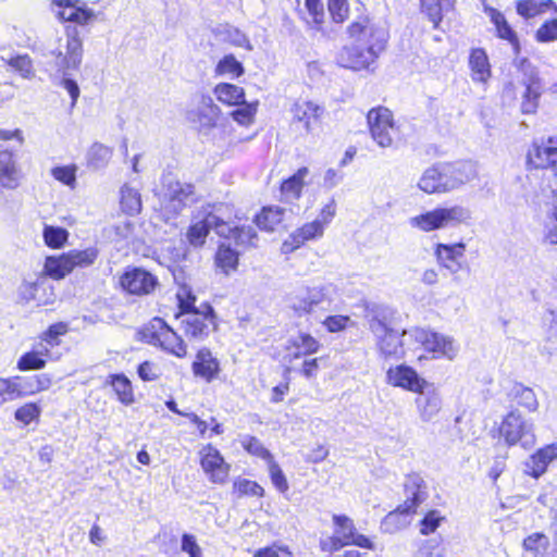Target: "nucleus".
Returning <instances> with one entry per match:
<instances>
[{"instance_id": "nucleus-17", "label": "nucleus", "mask_w": 557, "mask_h": 557, "mask_svg": "<svg viewBox=\"0 0 557 557\" xmlns=\"http://www.w3.org/2000/svg\"><path fill=\"white\" fill-rule=\"evenodd\" d=\"M419 396L414 399L419 418L423 422L433 421L440 413L443 400L438 388L430 382L417 392Z\"/></svg>"}, {"instance_id": "nucleus-43", "label": "nucleus", "mask_w": 557, "mask_h": 557, "mask_svg": "<svg viewBox=\"0 0 557 557\" xmlns=\"http://www.w3.org/2000/svg\"><path fill=\"white\" fill-rule=\"evenodd\" d=\"M550 154V143L549 139L546 143L536 144L534 143L528 152V162L535 169H548L549 168V156Z\"/></svg>"}, {"instance_id": "nucleus-37", "label": "nucleus", "mask_w": 557, "mask_h": 557, "mask_svg": "<svg viewBox=\"0 0 557 557\" xmlns=\"http://www.w3.org/2000/svg\"><path fill=\"white\" fill-rule=\"evenodd\" d=\"M73 271L67 253L59 257H48L45 262V272L54 280L63 278Z\"/></svg>"}, {"instance_id": "nucleus-2", "label": "nucleus", "mask_w": 557, "mask_h": 557, "mask_svg": "<svg viewBox=\"0 0 557 557\" xmlns=\"http://www.w3.org/2000/svg\"><path fill=\"white\" fill-rule=\"evenodd\" d=\"M472 219L471 211L459 205L437 207L424 213L411 216L409 225L424 233L437 230L454 228L468 224Z\"/></svg>"}, {"instance_id": "nucleus-58", "label": "nucleus", "mask_w": 557, "mask_h": 557, "mask_svg": "<svg viewBox=\"0 0 557 557\" xmlns=\"http://www.w3.org/2000/svg\"><path fill=\"white\" fill-rule=\"evenodd\" d=\"M51 175L62 184L74 188L76 183V166L75 165H65V166H55L51 170Z\"/></svg>"}, {"instance_id": "nucleus-36", "label": "nucleus", "mask_w": 557, "mask_h": 557, "mask_svg": "<svg viewBox=\"0 0 557 557\" xmlns=\"http://www.w3.org/2000/svg\"><path fill=\"white\" fill-rule=\"evenodd\" d=\"M214 95L220 102L228 106H238L244 103L245 92L239 86L222 83L214 88Z\"/></svg>"}, {"instance_id": "nucleus-47", "label": "nucleus", "mask_w": 557, "mask_h": 557, "mask_svg": "<svg viewBox=\"0 0 557 557\" xmlns=\"http://www.w3.org/2000/svg\"><path fill=\"white\" fill-rule=\"evenodd\" d=\"M421 5L431 22L437 26L442 20V12L448 11L453 7V0H421Z\"/></svg>"}, {"instance_id": "nucleus-28", "label": "nucleus", "mask_w": 557, "mask_h": 557, "mask_svg": "<svg viewBox=\"0 0 557 557\" xmlns=\"http://www.w3.org/2000/svg\"><path fill=\"white\" fill-rule=\"evenodd\" d=\"M220 108L210 97H202L197 111L189 112V119L198 123L200 128L209 129L216 125Z\"/></svg>"}, {"instance_id": "nucleus-54", "label": "nucleus", "mask_w": 557, "mask_h": 557, "mask_svg": "<svg viewBox=\"0 0 557 557\" xmlns=\"http://www.w3.org/2000/svg\"><path fill=\"white\" fill-rule=\"evenodd\" d=\"M67 231L62 227L46 226L44 230V239L47 246L60 248L67 239Z\"/></svg>"}, {"instance_id": "nucleus-4", "label": "nucleus", "mask_w": 557, "mask_h": 557, "mask_svg": "<svg viewBox=\"0 0 557 557\" xmlns=\"http://www.w3.org/2000/svg\"><path fill=\"white\" fill-rule=\"evenodd\" d=\"M83 39L76 26L65 28V38H59L58 46L49 50L48 55L53 58V65L62 75H70L78 70L83 60Z\"/></svg>"}, {"instance_id": "nucleus-59", "label": "nucleus", "mask_w": 557, "mask_h": 557, "mask_svg": "<svg viewBox=\"0 0 557 557\" xmlns=\"http://www.w3.org/2000/svg\"><path fill=\"white\" fill-rule=\"evenodd\" d=\"M268 465H269L270 478H271L273 485L281 493H285L286 491H288L289 486H288L287 480H286L282 469L280 468V466L274 461V459L270 460L268 462Z\"/></svg>"}, {"instance_id": "nucleus-35", "label": "nucleus", "mask_w": 557, "mask_h": 557, "mask_svg": "<svg viewBox=\"0 0 557 557\" xmlns=\"http://www.w3.org/2000/svg\"><path fill=\"white\" fill-rule=\"evenodd\" d=\"M112 156V148L101 143H95L90 146L87 152L88 166L94 170L104 169L109 164Z\"/></svg>"}, {"instance_id": "nucleus-61", "label": "nucleus", "mask_w": 557, "mask_h": 557, "mask_svg": "<svg viewBox=\"0 0 557 557\" xmlns=\"http://www.w3.org/2000/svg\"><path fill=\"white\" fill-rule=\"evenodd\" d=\"M444 520V517L437 510H431L425 515L423 520L421 521L420 532L423 535H429L440 527L441 522Z\"/></svg>"}, {"instance_id": "nucleus-39", "label": "nucleus", "mask_w": 557, "mask_h": 557, "mask_svg": "<svg viewBox=\"0 0 557 557\" xmlns=\"http://www.w3.org/2000/svg\"><path fill=\"white\" fill-rule=\"evenodd\" d=\"M449 172L451 173L457 189L478 175L475 165L469 161L449 163Z\"/></svg>"}, {"instance_id": "nucleus-14", "label": "nucleus", "mask_w": 557, "mask_h": 557, "mask_svg": "<svg viewBox=\"0 0 557 557\" xmlns=\"http://www.w3.org/2000/svg\"><path fill=\"white\" fill-rule=\"evenodd\" d=\"M377 52L373 51V47H362L349 40L348 44L336 54V63L348 70L361 71L368 69L377 58Z\"/></svg>"}, {"instance_id": "nucleus-18", "label": "nucleus", "mask_w": 557, "mask_h": 557, "mask_svg": "<svg viewBox=\"0 0 557 557\" xmlns=\"http://www.w3.org/2000/svg\"><path fill=\"white\" fill-rule=\"evenodd\" d=\"M156 322L159 326L151 334L149 342L178 358H184L187 355V346L183 338L161 319Z\"/></svg>"}, {"instance_id": "nucleus-12", "label": "nucleus", "mask_w": 557, "mask_h": 557, "mask_svg": "<svg viewBox=\"0 0 557 557\" xmlns=\"http://www.w3.org/2000/svg\"><path fill=\"white\" fill-rule=\"evenodd\" d=\"M370 330L377 339V347L384 358L400 359L405 356L401 336L408 335L409 331H403L401 334L389 329L383 321L373 318L370 321Z\"/></svg>"}, {"instance_id": "nucleus-9", "label": "nucleus", "mask_w": 557, "mask_h": 557, "mask_svg": "<svg viewBox=\"0 0 557 557\" xmlns=\"http://www.w3.org/2000/svg\"><path fill=\"white\" fill-rule=\"evenodd\" d=\"M408 334L425 351L432 352L433 358L444 357L453 360L458 355L459 346L450 336L420 327L410 330Z\"/></svg>"}, {"instance_id": "nucleus-20", "label": "nucleus", "mask_w": 557, "mask_h": 557, "mask_svg": "<svg viewBox=\"0 0 557 557\" xmlns=\"http://www.w3.org/2000/svg\"><path fill=\"white\" fill-rule=\"evenodd\" d=\"M386 383L393 387H399L404 391L417 393L420 391L423 385L428 382L423 377H421L418 372L407 366V364H398L391 367L386 371Z\"/></svg>"}, {"instance_id": "nucleus-46", "label": "nucleus", "mask_w": 557, "mask_h": 557, "mask_svg": "<svg viewBox=\"0 0 557 557\" xmlns=\"http://www.w3.org/2000/svg\"><path fill=\"white\" fill-rule=\"evenodd\" d=\"M308 169H299L293 176L284 181L281 187L283 195L286 198H298L304 187V178L308 175Z\"/></svg>"}, {"instance_id": "nucleus-32", "label": "nucleus", "mask_w": 557, "mask_h": 557, "mask_svg": "<svg viewBox=\"0 0 557 557\" xmlns=\"http://www.w3.org/2000/svg\"><path fill=\"white\" fill-rule=\"evenodd\" d=\"M485 12L487 13L491 21L494 23L498 36L503 39L508 40L515 48L516 52L519 50V41L516 33L512 30L510 25L507 23L504 14L496 9L485 8Z\"/></svg>"}, {"instance_id": "nucleus-13", "label": "nucleus", "mask_w": 557, "mask_h": 557, "mask_svg": "<svg viewBox=\"0 0 557 557\" xmlns=\"http://www.w3.org/2000/svg\"><path fill=\"white\" fill-rule=\"evenodd\" d=\"M521 85L524 87V91L520 109L523 114H534L537 111L544 86L536 69L525 60L521 63Z\"/></svg>"}, {"instance_id": "nucleus-48", "label": "nucleus", "mask_w": 557, "mask_h": 557, "mask_svg": "<svg viewBox=\"0 0 557 557\" xmlns=\"http://www.w3.org/2000/svg\"><path fill=\"white\" fill-rule=\"evenodd\" d=\"M243 448L250 455L261 458L265 461L273 459L271 453L263 446V444L255 436L245 435L240 438Z\"/></svg>"}, {"instance_id": "nucleus-22", "label": "nucleus", "mask_w": 557, "mask_h": 557, "mask_svg": "<svg viewBox=\"0 0 557 557\" xmlns=\"http://www.w3.org/2000/svg\"><path fill=\"white\" fill-rule=\"evenodd\" d=\"M320 342L309 333L299 332L296 336L290 337L286 344L285 360L292 363L304 356L312 355L319 351Z\"/></svg>"}, {"instance_id": "nucleus-15", "label": "nucleus", "mask_w": 557, "mask_h": 557, "mask_svg": "<svg viewBox=\"0 0 557 557\" xmlns=\"http://www.w3.org/2000/svg\"><path fill=\"white\" fill-rule=\"evenodd\" d=\"M290 113L293 125L310 134L320 126L324 108L314 101L299 99L292 106Z\"/></svg>"}, {"instance_id": "nucleus-63", "label": "nucleus", "mask_w": 557, "mask_h": 557, "mask_svg": "<svg viewBox=\"0 0 557 557\" xmlns=\"http://www.w3.org/2000/svg\"><path fill=\"white\" fill-rule=\"evenodd\" d=\"M305 5L308 11V15L312 18V23L317 28L324 21V9L320 0H305Z\"/></svg>"}, {"instance_id": "nucleus-5", "label": "nucleus", "mask_w": 557, "mask_h": 557, "mask_svg": "<svg viewBox=\"0 0 557 557\" xmlns=\"http://www.w3.org/2000/svg\"><path fill=\"white\" fill-rule=\"evenodd\" d=\"M198 199L191 184L180 181H170L164 185L161 197V212L165 221L180 215L183 210L190 207Z\"/></svg>"}, {"instance_id": "nucleus-6", "label": "nucleus", "mask_w": 557, "mask_h": 557, "mask_svg": "<svg viewBox=\"0 0 557 557\" xmlns=\"http://www.w3.org/2000/svg\"><path fill=\"white\" fill-rule=\"evenodd\" d=\"M176 318L185 336L196 341L205 339L216 327L214 310L208 302H202L198 309L181 312Z\"/></svg>"}, {"instance_id": "nucleus-53", "label": "nucleus", "mask_w": 557, "mask_h": 557, "mask_svg": "<svg viewBox=\"0 0 557 557\" xmlns=\"http://www.w3.org/2000/svg\"><path fill=\"white\" fill-rule=\"evenodd\" d=\"M40 413V406L35 403H27L15 410L14 418L24 425H28L32 421H37Z\"/></svg>"}, {"instance_id": "nucleus-57", "label": "nucleus", "mask_w": 557, "mask_h": 557, "mask_svg": "<svg viewBox=\"0 0 557 557\" xmlns=\"http://www.w3.org/2000/svg\"><path fill=\"white\" fill-rule=\"evenodd\" d=\"M45 366L46 360L38 356L35 350L24 354L17 361V369L21 371L40 370Z\"/></svg>"}, {"instance_id": "nucleus-38", "label": "nucleus", "mask_w": 557, "mask_h": 557, "mask_svg": "<svg viewBox=\"0 0 557 557\" xmlns=\"http://www.w3.org/2000/svg\"><path fill=\"white\" fill-rule=\"evenodd\" d=\"M13 71H15L24 79H33L36 71L32 58L24 54L12 55L9 59L1 58Z\"/></svg>"}, {"instance_id": "nucleus-45", "label": "nucleus", "mask_w": 557, "mask_h": 557, "mask_svg": "<svg viewBox=\"0 0 557 557\" xmlns=\"http://www.w3.org/2000/svg\"><path fill=\"white\" fill-rule=\"evenodd\" d=\"M221 236L232 238L238 246L243 247H253L257 242V233L251 226L237 227L233 226V222L231 223L230 232L226 231V234Z\"/></svg>"}, {"instance_id": "nucleus-49", "label": "nucleus", "mask_w": 557, "mask_h": 557, "mask_svg": "<svg viewBox=\"0 0 557 557\" xmlns=\"http://www.w3.org/2000/svg\"><path fill=\"white\" fill-rule=\"evenodd\" d=\"M67 256L71 260L73 269L76 267L86 268L96 261L98 257V249L95 247H89L84 250H71L67 252Z\"/></svg>"}, {"instance_id": "nucleus-34", "label": "nucleus", "mask_w": 557, "mask_h": 557, "mask_svg": "<svg viewBox=\"0 0 557 557\" xmlns=\"http://www.w3.org/2000/svg\"><path fill=\"white\" fill-rule=\"evenodd\" d=\"M510 394L518 406L529 412L537 411L540 403L535 392L531 387L524 386L523 384H515Z\"/></svg>"}, {"instance_id": "nucleus-19", "label": "nucleus", "mask_w": 557, "mask_h": 557, "mask_svg": "<svg viewBox=\"0 0 557 557\" xmlns=\"http://www.w3.org/2000/svg\"><path fill=\"white\" fill-rule=\"evenodd\" d=\"M120 284L129 294L133 295H149L158 285V280L150 272L134 268L127 270L120 278Z\"/></svg>"}, {"instance_id": "nucleus-55", "label": "nucleus", "mask_w": 557, "mask_h": 557, "mask_svg": "<svg viewBox=\"0 0 557 557\" xmlns=\"http://www.w3.org/2000/svg\"><path fill=\"white\" fill-rule=\"evenodd\" d=\"M234 490L239 496H263L264 490L257 482L238 479L234 482Z\"/></svg>"}, {"instance_id": "nucleus-21", "label": "nucleus", "mask_w": 557, "mask_h": 557, "mask_svg": "<svg viewBox=\"0 0 557 557\" xmlns=\"http://www.w3.org/2000/svg\"><path fill=\"white\" fill-rule=\"evenodd\" d=\"M51 5L55 15L62 21H69L78 25H86L96 16L92 10L84 3L74 0H52Z\"/></svg>"}, {"instance_id": "nucleus-56", "label": "nucleus", "mask_w": 557, "mask_h": 557, "mask_svg": "<svg viewBox=\"0 0 557 557\" xmlns=\"http://www.w3.org/2000/svg\"><path fill=\"white\" fill-rule=\"evenodd\" d=\"M548 543V539L545 534L536 532L524 539L523 547L525 550L539 555L546 550Z\"/></svg>"}, {"instance_id": "nucleus-3", "label": "nucleus", "mask_w": 557, "mask_h": 557, "mask_svg": "<svg viewBox=\"0 0 557 557\" xmlns=\"http://www.w3.org/2000/svg\"><path fill=\"white\" fill-rule=\"evenodd\" d=\"M423 483L422 478L417 474L407 478L405 483L407 499L385 516L381 524L385 532L395 533L410 523V515L425 499V492L422 491Z\"/></svg>"}, {"instance_id": "nucleus-16", "label": "nucleus", "mask_w": 557, "mask_h": 557, "mask_svg": "<svg viewBox=\"0 0 557 557\" xmlns=\"http://www.w3.org/2000/svg\"><path fill=\"white\" fill-rule=\"evenodd\" d=\"M199 455L201 468L209 480L215 484L225 483L230 472V465L225 462L220 451L211 444H208L201 448Z\"/></svg>"}, {"instance_id": "nucleus-42", "label": "nucleus", "mask_w": 557, "mask_h": 557, "mask_svg": "<svg viewBox=\"0 0 557 557\" xmlns=\"http://www.w3.org/2000/svg\"><path fill=\"white\" fill-rule=\"evenodd\" d=\"M441 185V174L437 164L426 169L418 182V187L425 194H444Z\"/></svg>"}, {"instance_id": "nucleus-27", "label": "nucleus", "mask_w": 557, "mask_h": 557, "mask_svg": "<svg viewBox=\"0 0 557 557\" xmlns=\"http://www.w3.org/2000/svg\"><path fill=\"white\" fill-rule=\"evenodd\" d=\"M323 233L324 228L320 222L314 220L310 223H306L290 234V236L283 243L282 250L284 253L292 252L304 245L307 240L321 237Z\"/></svg>"}, {"instance_id": "nucleus-44", "label": "nucleus", "mask_w": 557, "mask_h": 557, "mask_svg": "<svg viewBox=\"0 0 557 557\" xmlns=\"http://www.w3.org/2000/svg\"><path fill=\"white\" fill-rule=\"evenodd\" d=\"M215 262L225 274H230L237 269L238 252L230 246L221 244L216 252Z\"/></svg>"}, {"instance_id": "nucleus-25", "label": "nucleus", "mask_w": 557, "mask_h": 557, "mask_svg": "<svg viewBox=\"0 0 557 557\" xmlns=\"http://www.w3.org/2000/svg\"><path fill=\"white\" fill-rule=\"evenodd\" d=\"M191 370L195 376L210 383L216 379L220 372V362L210 349L201 348L196 355Z\"/></svg>"}, {"instance_id": "nucleus-64", "label": "nucleus", "mask_w": 557, "mask_h": 557, "mask_svg": "<svg viewBox=\"0 0 557 557\" xmlns=\"http://www.w3.org/2000/svg\"><path fill=\"white\" fill-rule=\"evenodd\" d=\"M239 106V108L232 112V116L239 124L247 125L253 119V115L256 113V107L253 104H247L245 101Z\"/></svg>"}, {"instance_id": "nucleus-41", "label": "nucleus", "mask_w": 557, "mask_h": 557, "mask_svg": "<svg viewBox=\"0 0 557 557\" xmlns=\"http://www.w3.org/2000/svg\"><path fill=\"white\" fill-rule=\"evenodd\" d=\"M284 210L278 207L263 208L256 216V224L259 228L272 232L283 221Z\"/></svg>"}, {"instance_id": "nucleus-31", "label": "nucleus", "mask_w": 557, "mask_h": 557, "mask_svg": "<svg viewBox=\"0 0 557 557\" xmlns=\"http://www.w3.org/2000/svg\"><path fill=\"white\" fill-rule=\"evenodd\" d=\"M517 13L524 18H532L553 10L557 13V4L553 0H519L516 4Z\"/></svg>"}, {"instance_id": "nucleus-62", "label": "nucleus", "mask_w": 557, "mask_h": 557, "mask_svg": "<svg viewBox=\"0 0 557 557\" xmlns=\"http://www.w3.org/2000/svg\"><path fill=\"white\" fill-rule=\"evenodd\" d=\"M329 11L335 23H343L348 17L346 0H329Z\"/></svg>"}, {"instance_id": "nucleus-60", "label": "nucleus", "mask_w": 557, "mask_h": 557, "mask_svg": "<svg viewBox=\"0 0 557 557\" xmlns=\"http://www.w3.org/2000/svg\"><path fill=\"white\" fill-rule=\"evenodd\" d=\"M539 42H550L557 40V18L545 22L535 34Z\"/></svg>"}, {"instance_id": "nucleus-40", "label": "nucleus", "mask_w": 557, "mask_h": 557, "mask_svg": "<svg viewBox=\"0 0 557 557\" xmlns=\"http://www.w3.org/2000/svg\"><path fill=\"white\" fill-rule=\"evenodd\" d=\"M109 379L117 399L123 405H132L135 398L131 381L124 374H112Z\"/></svg>"}, {"instance_id": "nucleus-26", "label": "nucleus", "mask_w": 557, "mask_h": 557, "mask_svg": "<svg viewBox=\"0 0 557 557\" xmlns=\"http://www.w3.org/2000/svg\"><path fill=\"white\" fill-rule=\"evenodd\" d=\"M466 251L465 243L457 244H437L435 247V256L440 265L447 269L450 273H457L460 268V259L463 258Z\"/></svg>"}, {"instance_id": "nucleus-11", "label": "nucleus", "mask_w": 557, "mask_h": 557, "mask_svg": "<svg viewBox=\"0 0 557 557\" xmlns=\"http://www.w3.org/2000/svg\"><path fill=\"white\" fill-rule=\"evenodd\" d=\"M367 119L373 140L380 147H391L398 133L391 110L384 107L373 108L369 111Z\"/></svg>"}, {"instance_id": "nucleus-51", "label": "nucleus", "mask_w": 557, "mask_h": 557, "mask_svg": "<svg viewBox=\"0 0 557 557\" xmlns=\"http://www.w3.org/2000/svg\"><path fill=\"white\" fill-rule=\"evenodd\" d=\"M215 73L218 75L238 77L244 73V67L242 63L235 59L234 55L228 54L219 61L215 67Z\"/></svg>"}, {"instance_id": "nucleus-7", "label": "nucleus", "mask_w": 557, "mask_h": 557, "mask_svg": "<svg viewBox=\"0 0 557 557\" xmlns=\"http://www.w3.org/2000/svg\"><path fill=\"white\" fill-rule=\"evenodd\" d=\"M499 435L507 445L520 444L523 448H531L535 444L534 424L525 419L520 411L511 410L502 421Z\"/></svg>"}, {"instance_id": "nucleus-10", "label": "nucleus", "mask_w": 557, "mask_h": 557, "mask_svg": "<svg viewBox=\"0 0 557 557\" xmlns=\"http://www.w3.org/2000/svg\"><path fill=\"white\" fill-rule=\"evenodd\" d=\"M348 40L362 47H373V51L384 49L387 34L384 28L375 25L368 16H360L351 22L346 29Z\"/></svg>"}, {"instance_id": "nucleus-29", "label": "nucleus", "mask_w": 557, "mask_h": 557, "mask_svg": "<svg viewBox=\"0 0 557 557\" xmlns=\"http://www.w3.org/2000/svg\"><path fill=\"white\" fill-rule=\"evenodd\" d=\"M557 457V445L552 444L537 450L528 461L527 468L529 473L534 478H539L543 474L547 468V465Z\"/></svg>"}, {"instance_id": "nucleus-52", "label": "nucleus", "mask_w": 557, "mask_h": 557, "mask_svg": "<svg viewBox=\"0 0 557 557\" xmlns=\"http://www.w3.org/2000/svg\"><path fill=\"white\" fill-rule=\"evenodd\" d=\"M39 289H45V278H39L36 282H23L20 286V295L26 301L36 300L38 304L49 302V299L41 300L37 296Z\"/></svg>"}, {"instance_id": "nucleus-30", "label": "nucleus", "mask_w": 557, "mask_h": 557, "mask_svg": "<svg viewBox=\"0 0 557 557\" xmlns=\"http://www.w3.org/2000/svg\"><path fill=\"white\" fill-rule=\"evenodd\" d=\"M471 77L474 82L485 83L491 76L487 55L483 49H473L469 57Z\"/></svg>"}, {"instance_id": "nucleus-50", "label": "nucleus", "mask_w": 557, "mask_h": 557, "mask_svg": "<svg viewBox=\"0 0 557 557\" xmlns=\"http://www.w3.org/2000/svg\"><path fill=\"white\" fill-rule=\"evenodd\" d=\"M22 389L16 380L0 377V407L4 404L21 398Z\"/></svg>"}, {"instance_id": "nucleus-24", "label": "nucleus", "mask_w": 557, "mask_h": 557, "mask_svg": "<svg viewBox=\"0 0 557 557\" xmlns=\"http://www.w3.org/2000/svg\"><path fill=\"white\" fill-rule=\"evenodd\" d=\"M22 173L9 150L0 151V188L13 190L21 185Z\"/></svg>"}, {"instance_id": "nucleus-23", "label": "nucleus", "mask_w": 557, "mask_h": 557, "mask_svg": "<svg viewBox=\"0 0 557 557\" xmlns=\"http://www.w3.org/2000/svg\"><path fill=\"white\" fill-rule=\"evenodd\" d=\"M336 530L332 537L322 543V548L329 552H335L350 544L356 529L351 519L346 516H333Z\"/></svg>"}, {"instance_id": "nucleus-8", "label": "nucleus", "mask_w": 557, "mask_h": 557, "mask_svg": "<svg viewBox=\"0 0 557 557\" xmlns=\"http://www.w3.org/2000/svg\"><path fill=\"white\" fill-rule=\"evenodd\" d=\"M329 300L327 288L321 285H300L286 295L288 309L298 318L312 313Z\"/></svg>"}, {"instance_id": "nucleus-1", "label": "nucleus", "mask_w": 557, "mask_h": 557, "mask_svg": "<svg viewBox=\"0 0 557 557\" xmlns=\"http://www.w3.org/2000/svg\"><path fill=\"white\" fill-rule=\"evenodd\" d=\"M234 218L236 212L231 205L221 202L202 207L187 232L188 242L195 247L202 246L210 230H214L219 236L225 235Z\"/></svg>"}, {"instance_id": "nucleus-33", "label": "nucleus", "mask_w": 557, "mask_h": 557, "mask_svg": "<svg viewBox=\"0 0 557 557\" xmlns=\"http://www.w3.org/2000/svg\"><path fill=\"white\" fill-rule=\"evenodd\" d=\"M120 205L123 212L128 215H136L141 211V196L139 191L124 184L120 189Z\"/></svg>"}]
</instances>
